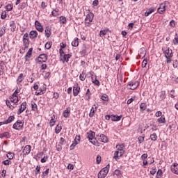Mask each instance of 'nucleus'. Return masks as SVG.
<instances>
[{"label": "nucleus", "instance_id": "obj_5", "mask_svg": "<svg viewBox=\"0 0 178 178\" xmlns=\"http://www.w3.org/2000/svg\"><path fill=\"white\" fill-rule=\"evenodd\" d=\"M166 5H168V1H165L164 3L160 4V6L157 10L160 15H163V13L166 10Z\"/></svg>", "mask_w": 178, "mask_h": 178}, {"label": "nucleus", "instance_id": "obj_47", "mask_svg": "<svg viewBox=\"0 0 178 178\" xmlns=\"http://www.w3.org/2000/svg\"><path fill=\"white\" fill-rule=\"evenodd\" d=\"M1 136L6 138H10V134H9V132H4Z\"/></svg>", "mask_w": 178, "mask_h": 178}, {"label": "nucleus", "instance_id": "obj_10", "mask_svg": "<svg viewBox=\"0 0 178 178\" xmlns=\"http://www.w3.org/2000/svg\"><path fill=\"white\" fill-rule=\"evenodd\" d=\"M165 58H172L173 57V51L169 47L164 51Z\"/></svg>", "mask_w": 178, "mask_h": 178}, {"label": "nucleus", "instance_id": "obj_19", "mask_svg": "<svg viewBox=\"0 0 178 178\" xmlns=\"http://www.w3.org/2000/svg\"><path fill=\"white\" fill-rule=\"evenodd\" d=\"M61 131H62V122H60V124L58 123L56 125V127L55 129L56 134H59Z\"/></svg>", "mask_w": 178, "mask_h": 178}, {"label": "nucleus", "instance_id": "obj_17", "mask_svg": "<svg viewBox=\"0 0 178 178\" xmlns=\"http://www.w3.org/2000/svg\"><path fill=\"white\" fill-rule=\"evenodd\" d=\"M70 115V107H67L63 111V115L64 116V118H69Z\"/></svg>", "mask_w": 178, "mask_h": 178}, {"label": "nucleus", "instance_id": "obj_54", "mask_svg": "<svg viewBox=\"0 0 178 178\" xmlns=\"http://www.w3.org/2000/svg\"><path fill=\"white\" fill-rule=\"evenodd\" d=\"M60 144L61 145H65V144H66V140H65V138L61 137L60 139Z\"/></svg>", "mask_w": 178, "mask_h": 178}, {"label": "nucleus", "instance_id": "obj_6", "mask_svg": "<svg viewBox=\"0 0 178 178\" xmlns=\"http://www.w3.org/2000/svg\"><path fill=\"white\" fill-rule=\"evenodd\" d=\"M26 108H27V102H24L21 104V106L17 111V115H21V113H23V112H24V111H26Z\"/></svg>", "mask_w": 178, "mask_h": 178}, {"label": "nucleus", "instance_id": "obj_18", "mask_svg": "<svg viewBox=\"0 0 178 178\" xmlns=\"http://www.w3.org/2000/svg\"><path fill=\"white\" fill-rule=\"evenodd\" d=\"M108 176V173L104 172V170H100L97 175L98 178H105Z\"/></svg>", "mask_w": 178, "mask_h": 178}, {"label": "nucleus", "instance_id": "obj_64", "mask_svg": "<svg viewBox=\"0 0 178 178\" xmlns=\"http://www.w3.org/2000/svg\"><path fill=\"white\" fill-rule=\"evenodd\" d=\"M172 42H173L174 45H177V44H178V37L175 38Z\"/></svg>", "mask_w": 178, "mask_h": 178}, {"label": "nucleus", "instance_id": "obj_15", "mask_svg": "<svg viewBox=\"0 0 178 178\" xmlns=\"http://www.w3.org/2000/svg\"><path fill=\"white\" fill-rule=\"evenodd\" d=\"M99 137H100V141H102V143H108L109 139L108 138V136L102 134H100Z\"/></svg>", "mask_w": 178, "mask_h": 178}, {"label": "nucleus", "instance_id": "obj_63", "mask_svg": "<svg viewBox=\"0 0 178 178\" xmlns=\"http://www.w3.org/2000/svg\"><path fill=\"white\" fill-rule=\"evenodd\" d=\"M104 35H106V33L105 32V31H100L99 32V36L100 37H104Z\"/></svg>", "mask_w": 178, "mask_h": 178}, {"label": "nucleus", "instance_id": "obj_52", "mask_svg": "<svg viewBox=\"0 0 178 178\" xmlns=\"http://www.w3.org/2000/svg\"><path fill=\"white\" fill-rule=\"evenodd\" d=\"M147 63H148V61L147 58H145L142 63V67H145Z\"/></svg>", "mask_w": 178, "mask_h": 178}, {"label": "nucleus", "instance_id": "obj_21", "mask_svg": "<svg viewBox=\"0 0 178 178\" xmlns=\"http://www.w3.org/2000/svg\"><path fill=\"white\" fill-rule=\"evenodd\" d=\"M44 32L47 38H49V37H51V29L49 26H46Z\"/></svg>", "mask_w": 178, "mask_h": 178}, {"label": "nucleus", "instance_id": "obj_7", "mask_svg": "<svg viewBox=\"0 0 178 178\" xmlns=\"http://www.w3.org/2000/svg\"><path fill=\"white\" fill-rule=\"evenodd\" d=\"M35 27L38 31H40V33H42V31H44L42 25L37 20L35 22Z\"/></svg>", "mask_w": 178, "mask_h": 178}, {"label": "nucleus", "instance_id": "obj_3", "mask_svg": "<svg viewBox=\"0 0 178 178\" xmlns=\"http://www.w3.org/2000/svg\"><path fill=\"white\" fill-rule=\"evenodd\" d=\"M23 126H24V122H22V120H18L13 124V129L15 130H22V129H23Z\"/></svg>", "mask_w": 178, "mask_h": 178}, {"label": "nucleus", "instance_id": "obj_35", "mask_svg": "<svg viewBox=\"0 0 178 178\" xmlns=\"http://www.w3.org/2000/svg\"><path fill=\"white\" fill-rule=\"evenodd\" d=\"M6 156L9 161H12V159H13V158H15V154H14V153L8 152Z\"/></svg>", "mask_w": 178, "mask_h": 178}, {"label": "nucleus", "instance_id": "obj_30", "mask_svg": "<svg viewBox=\"0 0 178 178\" xmlns=\"http://www.w3.org/2000/svg\"><path fill=\"white\" fill-rule=\"evenodd\" d=\"M150 139L152 141H156L158 140V136L156 135V133H153L150 135Z\"/></svg>", "mask_w": 178, "mask_h": 178}, {"label": "nucleus", "instance_id": "obj_53", "mask_svg": "<svg viewBox=\"0 0 178 178\" xmlns=\"http://www.w3.org/2000/svg\"><path fill=\"white\" fill-rule=\"evenodd\" d=\"M172 66L175 69H177L178 67V61L177 60H175L172 63Z\"/></svg>", "mask_w": 178, "mask_h": 178}, {"label": "nucleus", "instance_id": "obj_1", "mask_svg": "<svg viewBox=\"0 0 178 178\" xmlns=\"http://www.w3.org/2000/svg\"><path fill=\"white\" fill-rule=\"evenodd\" d=\"M124 144L121 145H117L115 148L117 151L114 152L113 159H115V161H118V159H120L121 156H123L124 155L125 151L124 149Z\"/></svg>", "mask_w": 178, "mask_h": 178}, {"label": "nucleus", "instance_id": "obj_56", "mask_svg": "<svg viewBox=\"0 0 178 178\" xmlns=\"http://www.w3.org/2000/svg\"><path fill=\"white\" fill-rule=\"evenodd\" d=\"M80 92V90H73V95L74 97H77Z\"/></svg>", "mask_w": 178, "mask_h": 178}, {"label": "nucleus", "instance_id": "obj_48", "mask_svg": "<svg viewBox=\"0 0 178 178\" xmlns=\"http://www.w3.org/2000/svg\"><path fill=\"white\" fill-rule=\"evenodd\" d=\"M101 99H102V101H106L107 102H108V101H109V98L108 97V96L106 95H102Z\"/></svg>", "mask_w": 178, "mask_h": 178}, {"label": "nucleus", "instance_id": "obj_34", "mask_svg": "<svg viewBox=\"0 0 178 178\" xmlns=\"http://www.w3.org/2000/svg\"><path fill=\"white\" fill-rule=\"evenodd\" d=\"M42 155H44V152H39L37 154V155H35L34 159H35L36 161H38V159H40V158H41Z\"/></svg>", "mask_w": 178, "mask_h": 178}, {"label": "nucleus", "instance_id": "obj_55", "mask_svg": "<svg viewBox=\"0 0 178 178\" xmlns=\"http://www.w3.org/2000/svg\"><path fill=\"white\" fill-rule=\"evenodd\" d=\"M56 122V121H55V120H54V118H51V120H50V122H49L50 127H52L55 126V122Z\"/></svg>", "mask_w": 178, "mask_h": 178}, {"label": "nucleus", "instance_id": "obj_62", "mask_svg": "<svg viewBox=\"0 0 178 178\" xmlns=\"http://www.w3.org/2000/svg\"><path fill=\"white\" fill-rule=\"evenodd\" d=\"M53 98H55L56 99H58V98H59V93L54 92L53 93Z\"/></svg>", "mask_w": 178, "mask_h": 178}, {"label": "nucleus", "instance_id": "obj_8", "mask_svg": "<svg viewBox=\"0 0 178 178\" xmlns=\"http://www.w3.org/2000/svg\"><path fill=\"white\" fill-rule=\"evenodd\" d=\"M88 74H90V76H91L92 79V82L95 84L96 86H99V81H98V79H97V76H94V74H92L91 73V72H88Z\"/></svg>", "mask_w": 178, "mask_h": 178}, {"label": "nucleus", "instance_id": "obj_49", "mask_svg": "<svg viewBox=\"0 0 178 178\" xmlns=\"http://www.w3.org/2000/svg\"><path fill=\"white\" fill-rule=\"evenodd\" d=\"M80 54L81 55H87V47H84Z\"/></svg>", "mask_w": 178, "mask_h": 178}, {"label": "nucleus", "instance_id": "obj_27", "mask_svg": "<svg viewBox=\"0 0 178 178\" xmlns=\"http://www.w3.org/2000/svg\"><path fill=\"white\" fill-rule=\"evenodd\" d=\"M6 33V26H3L0 28V37H2Z\"/></svg>", "mask_w": 178, "mask_h": 178}, {"label": "nucleus", "instance_id": "obj_44", "mask_svg": "<svg viewBox=\"0 0 178 178\" xmlns=\"http://www.w3.org/2000/svg\"><path fill=\"white\" fill-rule=\"evenodd\" d=\"M144 138H145V135H143L142 136H139L138 138L139 144H141L142 143H144Z\"/></svg>", "mask_w": 178, "mask_h": 178}, {"label": "nucleus", "instance_id": "obj_31", "mask_svg": "<svg viewBox=\"0 0 178 178\" xmlns=\"http://www.w3.org/2000/svg\"><path fill=\"white\" fill-rule=\"evenodd\" d=\"M165 98L166 92H165V90H162L160 94V99H161V101H163Z\"/></svg>", "mask_w": 178, "mask_h": 178}, {"label": "nucleus", "instance_id": "obj_39", "mask_svg": "<svg viewBox=\"0 0 178 178\" xmlns=\"http://www.w3.org/2000/svg\"><path fill=\"white\" fill-rule=\"evenodd\" d=\"M49 175V168H47L45 171L42 172V177H45Z\"/></svg>", "mask_w": 178, "mask_h": 178}, {"label": "nucleus", "instance_id": "obj_16", "mask_svg": "<svg viewBox=\"0 0 178 178\" xmlns=\"http://www.w3.org/2000/svg\"><path fill=\"white\" fill-rule=\"evenodd\" d=\"M38 58L42 59L43 63H45L48 60V56L46 54H42L38 56Z\"/></svg>", "mask_w": 178, "mask_h": 178}, {"label": "nucleus", "instance_id": "obj_13", "mask_svg": "<svg viewBox=\"0 0 178 178\" xmlns=\"http://www.w3.org/2000/svg\"><path fill=\"white\" fill-rule=\"evenodd\" d=\"M38 35V32L37 31H31L29 33V37L31 40H34L35 38H37Z\"/></svg>", "mask_w": 178, "mask_h": 178}, {"label": "nucleus", "instance_id": "obj_37", "mask_svg": "<svg viewBox=\"0 0 178 178\" xmlns=\"http://www.w3.org/2000/svg\"><path fill=\"white\" fill-rule=\"evenodd\" d=\"M71 57H72V55L70 54H64L63 59L65 62L67 63V62H69V59H70Z\"/></svg>", "mask_w": 178, "mask_h": 178}, {"label": "nucleus", "instance_id": "obj_23", "mask_svg": "<svg viewBox=\"0 0 178 178\" xmlns=\"http://www.w3.org/2000/svg\"><path fill=\"white\" fill-rule=\"evenodd\" d=\"M31 108L32 111H34V112H37L38 111V107L37 106V104L34 102L33 101L31 102Z\"/></svg>", "mask_w": 178, "mask_h": 178}, {"label": "nucleus", "instance_id": "obj_61", "mask_svg": "<svg viewBox=\"0 0 178 178\" xmlns=\"http://www.w3.org/2000/svg\"><path fill=\"white\" fill-rule=\"evenodd\" d=\"M56 148L58 152H60V151H62V145H57L56 146Z\"/></svg>", "mask_w": 178, "mask_h": 178}, {"label": "nucleus", "instance_id": "obj_11", "mask_svg": "<svg viewBox=\"0 0 178 178\" xmlns=\"http://www.w3.org/2000/svg\"><path fill=\"white\" fill-rule=\"evenodd\" d=\"M24 155H29V154H30V152H31V145H26L24 150Z\"/></svg>", "mask_w": 178, "mask_h": 178}, {"label": "nucleus", "instance_id": "obj_57", "mask_svg": "<svg viewBox=\"0 0 178 178\" xmlns=\"http://www.w3.org/2000/svg\"><path fill=\"white\" fill-rule=\"evenodd\" d=\"M171 169H175V170H178L177 163H174L173 165L171 166Z\"/></svg>", "mask_w": 178, "mask_h": 178}, {"label": "nucleus", "instance_id": "obj_14", "mask_svg": "<svg viewBox=\"0 0 178 178\" xmlns=\"http://www.w3.org/2000/svg\"><path fill=\"white\" fill-rule=\"evenodd\" d=\"M122 115H111V120L112 122H119L122 119Z\"/></svg>", "mask_w": 178, "mask_h": 178}, {"label": "nucleus", "instance_id": "obj_33", "mask_svg": "<svg viewBox=\"0 0 178 178\" xmlns=\"http://www.w3.org/2000/svg\"><path fill=\"white\" fill-rule=\"evenodd\" d=\"M23 80H24V76L23 75V74H19L17 79V83H22V81H23Z\"/></svg>", "mask_w": 178, "mask_h": 178}, {"label": "nucleus", "instance_id": "obj_46", "mask_svg": "<svg viewBox=\"0 0 178 178\" xmlns=\"http://www.w3.org/2000/svg\"><path fill=\"white\" fill-rule=\"evenodd\" d=\"M46 49H51V47H52V43L51 42H48L44 45Z\"/></svg>", "mask_w": 178, "mask_h": 178}, {"label": "nucleus", "instance_id": "obj_29", "mask_svg": "<svg viewBox=\"0 0 178 178\" xmlns=\"http://www.w3.org/2000/svg\"><path fill=\"white\" fill-rule=\"evenodd\" d=\"M90 97H91V92H90V90H87L86 92L85 93V99L88 101L90 99Z\"/></svg>", "mask_w": 178, "mask_h": 178}, {"label": "nucleus", "instance_id": "obj_9", "mask_svg": "<svg viewBox=\"0 0 178 178\" xmlns=\"http://www.w3.org/2000/svg\"><path fill=\"white\" fill-rule=\"evenodd\" d=\"M23 45L24 47H22V49L26 51V49L29 48V45H30V40H29V38H23Z\"/></svg>", "mask_w": 178, "mask_h": 178}, {"label": "nucleus", "instance_id": "obj_51", "mask_svg": "<svg viewBox=\"0 0 178 178\" xmlns=\"http://www.w3.org/2000/svg\"><path fill=\"white\" fill-rule=\"evenodd\" d=\"M48 161V156H44L43 158L41 159L40 162L42 163H45Z\"/></svg>", "mask_w": 178, "mask_h": 178}, {"label": "nucleus", "instance_id": "obj_43", "mask_svg": "<svg viewBox=\"0 0 178 178\" xmlns=\"http://www.w3.org/2000/svg\"><path fill=\"white\" fill-rule=\"evenodd\" d=\"M12 9H13V4H8L6 6V10H7V12L12 11Z\"/></svg>", "mask_w": 178, "mask_h": 178}, {"label": "nucleus", "instance_id": "obj_32", "mask_svg": "<svg viewBox=\"0 0 178 178\" xmlns=\"http://www.w3.org/2000/svg\"><path fill=\"white\" fill-rule=\"evenodd\" d=\"M72 47H79V38H75L74 40L72 42Z\"/></svg>", "mask_w": 178, "mask_h": 178}, {"label": "nucleus", "instance_id": "obj_2", "mask_svg": "<svg viewBox=\"0 0 178 178\" xmlns=\"http://www.w3.org/2000/svg\"><path fill=\"white\" fill-rule=\"evenodd\" d=\"M88 137L87 138H88L89 141L93 144V145H95L96 144H97V147H99V143H98V140H93L94 138H95V132L92 131H90L89 132L87 133Z\"/></svg>", "mask_w": 178, "mask_h": 178}, {"label": "nucleus", "instance_id": "obj_4", "mask_svg": "<svg viewBox=\"0 0 178 178\" xmlns=\"http://www.w3.org/2000/svg\"><path fill=\"white\" fill-rule=\"evenodd\" d=\"M138 86H140V82H138V81H135L134 82L129 83L127 86V88L129 90H136Z\"/></svg>", "mask_w": 178, "mask_h": 178}, {"label": "nucleus", "instance_id": "obj_24", "mask_svg": "<svg viewBox=\"0 0 178 178\" xmlns=\"http://www.w3.org/2000/svg\"><path fill=\"white\" fill-rule=\"evenodd\" d=\"M20 92V90H15L14 93L10 97V99H13V98H17V94Z\"/></svg>", "mask_w": 178, "mask_h": 178}, {"label": "nucleus", "instance_id": "obj_36", "mask_svg": "<svg viewBox=\"0 0 178 178\" xmlns=\"http://www.w3.org/2000/svg\"><path fill=\"white\" fill-rule=\"evenodd\" d=\"M60 22L62 24H66L67 20H66V17L65 16H60L59 17Z\"/></svg>", "mask_w": 178, "mask_h": 178}, {"label": "nucleus", "instance_id": "obj_60", "mask_svg": "<svg viewBox=\"0 0 178 178\" xmlns=\"http://www.w3.org/2000/svg\"><path fill=\"white\" fill-rule=\"evenodd\" d=\"M26 3L24 2L22 3L19 5V9H22V10L24 9V8H26Z\"/></svg>", "mask_w": 178, "mask_h": 178}, {"label": "nucleus", "instance_id": "obj_59", "mask_svg": "<svg viewBox=\"0 0 178 178\" xmlns=\"http://www.w3.org/2000/svg\"><path fill=\"white\" fill-rule=\"evenodd\" d=\"M163 172L161 169L158 170L157 173H156V177L158 178V176H162Z\"/></svg>", "mask_w": 178, "mask_h": 178}, {"label": "nucleus", "instance_id": "obj_22", "mask_svg": "<svg viewBox=\"0 0 178 178\" xmlns=\"http://www.w3.org/2000/svg\"><path fill=\"white\" fill-rule=\"evenodd\" d=\"M13 120H15V115H11L6 121H4V124H9V123H12Z\"/></svg>", "mask_w": 178, "mask_h": 178}, {"label": "nucleus", "instance_id": "obj_42", "mask_svg": "<svg viewBox=\"0 0 178 178\" xmlns=\"http://www.w3.org/2000/svg\"><path fill=\"white\" fill-rule=\"evenodd\" d=\"M140 108L141 111H145L147 109V104L145 103H141L140 104Z\"/></svg>", "mask_w": 178, "mask_h": 178}, {"label": "nucleus", "instance_id": "obj_20", "mask_svg": "<svg viewBox=\"0 0 178 178\" xmlns=\"http://www.w3.org/2000/svg\"><path fill=\"white\" fill-rule=\"evenodd\" d=\"M94 14H91V15H90V14H88L87 15H86V19H85V20L86 21V22H88V23H91V22H92V20H93V19H94Z\"/></svg>", "mask_w": 178, "mask_h": 178}, {"label": "nucleus", "instance_id": "obj_40", "mask_svg": "<svg viewBox=\"0 0 178 178\" xmlns=\"http://www.w3.org/2000/svg\"><path fill=\"white\" fill-rule=\"evenodd\" d=\"M154 10L152 8L149 9L147 11L145 12V16H149V15H151V13H154Z\"/></svg>", "mask_w": 178, "mask_h": 178}, {"label": "nucleus", "instance_id": "obj_41", "mask_svg": "<svg viewBox=\"0 0 178 178\" xmlns=\"http://www.w3.org/2000/svg\"><path fill=\"white\" fill-rule=\"evenodd\" d=\"M41 172V165H37L35 171V175L37 176Z\"/></svg>", "mask_w": 178, "mask_h": 178}, {"label": "nucleus", "instance_id": "obj_45", "mask_svg": "<svg viewBox=\"0 0 178 178\" xmlns=\"http://www.w3.org/2000/svg\"><path fill=\"white\" fill-rule=\"evenodd\" d=\"M11 163H12V161H10V160L9 159L2 161V164L5 165V166H8V165H10Z\"/></svg>", "mask_w": 178, "mask_h": 178}, {"label": "nucleus", "instance_id": "obj_25", "mask_svg": "<svg viewBox=\"0 0 178 178\" xmlns=\"http://www.w3.org/2000/svg\"><path fill=\"white\" fill-rule=\"evenodd\" d=\"M46 92H47L46 90H36L35 95H42L45 94Z\"/></svg>", "mask_w": 178, "mask_h": 178}, {"label": "nucleus", "instance_id": "obj_26", "mask_svg": "<svg viewBox=\"0 0 178 178\" xmlns=\"http://www.w3.org/2000/svg\"><path fill=\"white\" fill-rule=\"evenodd\" d=\"M87 77V76H86V72L83 71L81 74H80L79 75V79L81 80V81H84V80H86V78Z\"/></svg>", "mask_w": 178, "mask_h": 178}, {"label": "nucleus", "instance_id": "obj_50", "mask_svg": "<svg viewBox=\"0 0 178 178\" xmlns=\"http://www.w3.org/2000/svg\"><path fill=\"white\" fill-rule=\"evenodd\" d=\"M114 175H115V176H119V177H120V176H122V172L119 170H115L114 171Z\"/></svg>", "mask_w": 178, "mask_h": 178}, {"label": "nucleus", "instance_id": "obj_28", "mask_svg": "<svg viewBox=\"0 0 178 178\" xmlns=\"http://www.w3.org/2000/svg\"><path fill=\"white\" fill-rule=\"evenodd\" d=\"M157 122L159 123H165L166 122V119L165 118V115H161V118H159V119H157Z\"/></svg>", "mask_w": 178, "mask_h": 178}, {"label": "nucleus", "instance_id": "obj_12", "mask_svg": "<svg viewBox=\"0 0 178 178\" xmlns=\"http://www.w3.org/2000/svg\"><path fill=\"white\" fill-rule=\"evenodd\" d=\"M32 55H33V47L29 49V50L27 51L24 57L26 62H29V58H31Z\"/></svg>", "mask_w": 178, "mask_h": 178}, {"label": "nucleus", "instance_id": "obj_38", "mask_svg": "<svg viewBox=\"0 0 178 178\" xmlns=\"http://www.w3.org/2000/svg\"><path fill=\"white\" fill-rule=\"evenodd\" d=\"M111 168V165L108 164L106 167H104V168H102L101 170H103V172H106V173H109V169Z\"/></svg>", "mask_w": 178, "mask_h": 178}, {"label": "nucleus", "instance_id": "obj_58", "mask_svg": "<svg viewBox=\"0 0 178 178\" xmlns=\"http://www.w3.org/2000/svg\"><path fill=\"white\" fill-rule=\"evenodd\" d=\"M96 162L97 165H99V163H101V156L99 155L97 156Z\"/></svg>", "mask_w": 178, "mask_h": 178}]
</instances>
